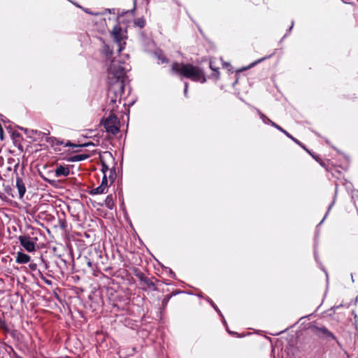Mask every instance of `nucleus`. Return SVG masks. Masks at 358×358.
Masks as SVG:
<instances>
[{
  "label": "nucleus",
  "instance_id": "obj_24",
  "mask_svg": "<svg viewBox=\"0 0 358 358\" xmlns=\"http://www.w3.org/2000/svg\"><path fill=\"white\" fill-rule=\"evenodd\" d=\"M134 24L140 28H143L145 25V20L143 17H138L134 20Z\"/></svg>",
  "mask_w": 358,
  "mask_h": 358
},
{
  "label": "nucleus",
  "instance_id": "obj_52",
  "mask_svg": "<svg viewBox=\"0 0 358 358\" xmlns=\"http://www.w3.org/2000/svg\"><path fill=\"white\" fill-rule=\"evenodd\" d=\"M173 291H176V292H178V291H180V289H173Z\"/></svg>",
  "mask_w": 358,
  "mask_h": 358
},
{
  "label": "nucleus",
  "instance_id": "obj_32",
  "mask_svg": "<svg viewBox=\"0 0 358 358\" xmlns=\"http://www.w3.org/2000/svg\"><path fill=\"white\" fill-rule=\"evenodd\" d=\"M173 294H170L166 296L162 301V306L163 308H165L169 299L172 297Z\"/></svg>",
  "mask_w": 358,
  "mask_h": 358
},
{
  "label": "nucleus",
  "instance_id": "obj_41",
  "mask_svg": "<svg viewBox=\"0 0 358 358\" xmlns=\"http://www.w3.org/2000/svg\"><path fill=\"white\" fill-rule=\"evenodd\" d=\"M71 1L73 5H75L76 6H77V7H78V8H81V9L83 10V7H82V6H80V5H78V3H75V2H73V1Z\"/></svg>",
  "mask_w": 358,
  "mask_h": 358
},
{
  "label": "nucleus",
  "instance_id": "obj_44",
  "mask_svg": "<svg viewBox=\"0 0 358 358\" xmlns=\"http://www.w3.org/2000/svg\"><path fill=\"white\" fill-rule=\"evenodd\" d=\"M188 87H189V85H188V83H185V90H188Z\"/></svg>",
  "mask_w": 358,
  "mask_h": 358
},
{
  "label": "nucleus",
  "instance_id": "obj_47",
  "mask_svg": "<svg viewBox=\"0 0 358 358\" xmlns=\"http://www.w3.org/2000/svg\"><path fill=\"white\" fill-rule=\"evenodd\" d=\"M357 298H358V296H356V297H355V300H354V303H355V304H356V303H357Z\"/></svg>",
  "mask_w": 358,
  "mask_h": 358
},
{
  "label": "nucleus",
  "instance_id": "obj_42",
  "mask_svg": "<svg viewBox=\"0 0 358 358\" xmlns=\"http://www.w3.org/2000/svg\"><path fill=\"white\" fill-rule=\"evenodd\" d=\"M187 93H188V90L184 89V95L185 97H187Z\"/></svg>",
  "mask_w": 358,
  "mask_h": 358
},
{
  "label": "nucleus",
  "instance_id": "obj_10",
  "mask_svg": "<svg viewBox=\"0 0 358 358\" xmlns=\"http://www.w3.org/2000/svg\"><path fill=\"white\" fill-rule=\"evenodd\" d=\"M103 52L105 55L106 59V66L107 69L108 68L109 65L110 64V62L113 60H118L121 63H126L125 62H122L120 59L117 58H112L113 56V51L110 49V47L107 45H104Z\"/></svg>",
  "mask_w": 358,
  "mask_h": 358
},
{
  "label": "nucleus",
  "instance_id": "obj_5",
  "mask_svg": "<svg viewBox=\"0 0 358 358\" xmlns=\"http://www.w3.org/2000/svg\"><path fill=\"white\" fill-rule=\"evenodd\" d=\"M315 335L317 336L318 337L323 338L326 340L327 341H336L337 343L338 341H337L336 337L335 335L330 331L327 328L322 327H318L315 325Z\"/></svg>",
  "mask_w": 358,
  "mask_h": 358
},
{
  "label": "nucleus",
  "instance_id": "obj_38",
  "mask_svg": "<svg viewBox=\"0 0 358 358\" xmlns=\"http://www.w3.org/2000/svg\"><path fill=\"white\" fill-rule=\"evenodd\" d=\"M166 269L168 270V271L170 273L171 276H172L173 278H175L176 275H175V273L173 272V271L171 268H166Z\"/></svg>",
  "mask_w": 358,
  "mask_h": 358
},
{
  "label": "nucleus",
  "instance_id": "obj_48",
  "mask_svg": "<svg viewBox=\"0 0 358 358\" xmlns=\"http://www.w3.org/2000/svg\"><path fill=\"white\" fill-rule=\"evenodd\" d=\"M355 313H356V312H355V310H353L352 311V315H353V317H355Z\"/></svg>",
  "mask_w": 358,
  "mask_h": 358
},
{
  "label": "nucleus",
  "instance_id": "obj_26",
  "mask_svg": "<svg viewBox=\"0 0 358 358\" xmlns=\"http://www.w3.org/2000/svg\"><path fill=\"white\" fill-rule=\"evenodd\" d=\"M272 55H273V54L269 55H268V56L264 57H262V58H261V59H259L256 60L255 62H254L253 63H252V64L249 66V68H250V67L255 66L256 64H257L260 63L261 62L264 61L265 59H268V58L271 57H272Z\"/></svg>",
  "mask_w": 358,
  "mask_h": 358
},
{
  "label": "nucleus",
  "instance_id": "obj_20",
  "mask_svg": "<svg viewBox=\"0 0 358 358\" xmlns=\"http://www.w3.org/2000/svg\"><path fill=\"white\" fill-rule=\"evenodd\" d=\"M278 130L282 132L284 134H285L289 138L292 139L295 143H296L299 145H301V142L299 141L298 139L292 136L289 133H288L286 130H285L283 128H282L280 126L278 127Z\"/></svg>",
  "mask_w": 358,
  "mask_h": 358
},
{
  "label": "nucleus",
  "instance_id": "obj_1",
  "mask_svg": "<svg viewBox=\"0 0 358 358\" xmlns=\"http://www.w3.org/2000/svg\"><path fill=\"white\" fill-rule=\"evenodd\" d=\"M131 69L127 63L113 60L108 68L107 110L115 113L121 103L122 94L125 86L126 73Z\"/></svg>",
  "mask_w": 358,
  "mask_h": 358
},
{
  "label": "nucleus",
  "instance_id": "obj_36",
  "mask_svg": "<svg viewBox=\"0 0 358 358\" xmlns=\"http://www.w3.org/2000/svg\"><path fill=\"white\" fill-rule=\"evenodd\" d=\"M29 268H30V270H31V271H36V268H37V265H36V264L31 262V263H30V264H29Z\"/></svg>",
  "mask_w": 358,
  "mask_h": 358
},
{
  "label": "nucleus",
  "instance_id": "obj_25",
  "mask_svg": "<svg viewBox=\"0 0 358 358\" xmlns=\"http://www.w3.org/2000/svg\"><path fill=\"white\" fill-rule=\"evenodd\" d=\"M209 66L210 69L213 71V76H215L216 79H218L220 76V72L218 70L219 69L213 66V62L212 61L210 62Z\"/></svg>",
  "mask_w": 358,
  "mask_h": 358
},
{
  "label": "nucleus",
  "instance_id": "obj_7",
  "mask_svg": "<svg viewBox=\"0 0 358 358\" xmlns=\"http://www.w3.org/2000/svg\"><path fill=\"white\" fill-rule=\"evenodd\" d=\"M312 314L305 317H301L299 322H300L301 331H313V321L311 320Z\"/></svg>",
  "mask_w": 358,
  "mask_h": 358
},
{
  "label": "nucleus",
  "instance_id": "obj_21",
  "mask_svg": "<svg viewBox=\"0 0 358 358\" xmlns=\"http://www.w3.org/2000/svg\"><path fill=\"white\" fill-rule=\"evenodd\" d=\"M315 161L318 162L321 166L324 167L327 171H329V160L324 161L320 159V157L318 155H315Z\"/></svg>",
  "mask_w": 358,
  "mask_h": 358
},
{
  "label": "nucleus",
  "instance_id": "obj_34",
  "mask_svg": "<svg viewBox=\"0 0 358 358\" xmlns=\"http://www.w3.org/2000/svg\"><path fill=\"white\" fill-rule=\"evenodd\" d=\"M353 301V300H352L350 303H341V304H339L338 306H335L334 308H338L340 307H345V308H349L350 306L351 305L352 302Z\"/></svg>",
  "mask_w": 358,
  "mask_h": 358
},
{
  "label": "nucleus",
  "instance_id": "obj_18",
  "mask_svg": "<svg viewBox=\"0 0 358 358\" xmlns=\"http://www.w3.org/2000/svg\"><path fill=\"white\" fill-rule=\"evenodd\" d=\"M91 145L94 146V144L92 142H89V143H85L83 144L76 145V144L71 143L70 141H67L65 144V147H72V148H78V147L79 148H85V147H89Z\"/></svg>",
  "mask_w": 358,
  "mask_h": 358
},
{
  "label": "nucleus",
  "instance_id": "obj_51",
  "mask_svg": "<svg viewBox=\"0 0 358 358\" xmlns=\"http://www.w3.org/2000/svg\"><path fill=\"white\" fill-rule=\"evenodd\" d=\"M20 129L24 130V131H27V129H24V128H22V127H20Z\"/></svg>",
  "mask_w": 358,
  "mask_h": 358
},
{
  "label": "nucleus",
  "instance_id": "obj_39",
  "mask_svg": "<svg viewBox=\"0 0 358 358\" xmlns=\"http://www.w3.org/2000/svg\"><path fill=\"white\" fill-rule=\"evenodd\" d=\"M318 264H319V266L321 268V269H322V270L324 271V273H325V275H326V277H327V278H328V274H327V271H325V270L322 268V266L321 263H319V262H318Z\"/></svg>",
  "mask_w": 358,
  "mask_h": 358
},
{
  "label": "nucleus",
  "instance_id": "obj_22",
  "mask_svg": "<svg viewBox=\"0 0 358 358\" xmlns=\"http://www.w3.org/2000/svg\"><path fill=\"white\" fill-rule=\"evenodd\" d=\"M336 191L335 192V194H334V199H333V201H331V203L329 204V207H328V209H327V213H325L324 217L322 218V220L320 221V222L317 224V227H318L319 226H320L322 224V223L324 221V220L327 218L329 211L331 210V208L334 206V203H335V201H336Z\"/></svg>",
  "mask_w": 358,
  "mask_h": 358
},
{
  "label": "nucleus",
  "instance_id": "obj_16",
  "mask_svg": "<svg viewBox=\"0 0 358 358\" xmlns=\"http://www.w3.org/2000/svg\"><path fill=\"white\" fill-rule=\"evenodd\" d=\"M90 157L88 154H78L73 155L68 159V162H80L88 159Z\"/></svg>",
  "mask_w": 358,
  "mask_h": 358
},
{
  "label": "nucleus",
  "instance_id": "obj_27",
  "mask_svg": "<svg viewBox=\"0 0 358 358\" xmlns=\"http://www.w3.org/2000/svg\"><path fill=\"white\" fill-rule=\"evenodd\" d=\"M294 20H292L290 27L288 28L285 34L282 36V38H281L280 42H282L285 38H286L288 36V35L291 33V31L294 27Z\"/></svg>",
  "mask_w": 358,
  "mask_h": 358
},
{
  "label": "nucleus",
  "instance_id": "obj_30",
  "mask_svg": "<svg viewBox=\"0 0 358 358\" xmlns=\"http://www.w3.org/2000/svg\"><path fill=\"white\" fill-rule=\"evenodd\" d=\"M101 171L103 173V175H106V172L109 171L108 166L106 164V163L103 161H101Z\"/></svg>",
  "mask_w": 358,
  "mask_h": 358
},
{
  "label": "nucleus",
  "instance_id": "obj_2",
  "mask_svg": "<svg viewBox=\"0 0 358 358\" xmlns=\"http://www.w3.org/2000/svg\"><path fill=\"white\" fill-rule=\"evenodd\" d=\"M173 72L189 78L195 82L204 83L206 81L205 75L202 69L191 64H180L174 62L171 65Z\"/></svg>",
  "mask_w": 358,
  "mask_h": 358
},
{
  "label": "nucleus",
  "instance_id": "obj_53",
  "mask_svg": "<svg viewBox=\"0 0 358 358\" xmlns=\"http://www.w3.org/2000/svg\"><path fill=\"white\" fill-rule=\"evenodd\" d=\"M333 148H334V150H337L338 152H339V151L336 149V148H334V147H333Z\"/></svg>",
  "mask_w": 358,
  "mask_h": 358
},
{
  "label": "nucleus",
  "instance_id": "obj_43",
  "mask_svg": "<svg viewBox=\"0 0 358 358\" xmlns=\"http://www.w3.org/2000/svg\"><path fill=\"white\" fill-rule=\"evenodd\" d=\"M87 265L89 267L92 268V263L90 262V261H88L87 262Z\"/></svg>",
  "mask_w": 358,
  "mask_h": 358
},
{
  "label": "nucleus",
  "instance_id": "obj_45",
  "mask_svg": "<svg viewBox=\"0 0 358 358\" xmlns=\"http://www.w3.org/2000/svg\"><path fill=\"white\" fill-rule=\"evenodd\" d=\"M303 149H304L306 150V149H307L304 145L303 144L301 143V145H300Z\"/></svg>",
  "mask_w": 358,
  "mask_h": 358
},
{
  "label": "nucleus",
  "instance_id": "obj_13",
  "mask_svg": "<svg viewBox=\"0 0 358 358\" xmlns=\"http://www.w3.org/2000/svg\"><path fill=\"white\" fill-rule=\"evenodd\" d=\"M55 172L56 177L68 176L70 173L69 169L62 165L57 166Z\"/></svg>",
  "mask_w": 358,
  "mask_h": 358
},
{
  "label": "nucleus",
  "instance_id": "obj_6",
  "mask_svg": "<svg viewBox=\"0 0 358 358\" xmlns=\"http://www.w3.org/2000/svg\"><path fill=\"white\" fill-rule=\"evenodd\" d=\"M19 241L21 245L27 251V252H34L36 250V244L33 241V238L29 236H20L18 237Z\"/></svg>",
  "mask_w": 358,
  "mask_h": 358
},
{
  "label": "nucleus",
  "instance_id": "obj_12",
  "mask_svg": "<svg viewBox=\"0 0 358 358\" xmlns=\"http://www.w3.org/2000/svg\"><path fill=\"white\" fill-rule=\"evenodd\" d=\"M256 110H257V113L259 115L260 119L263 122V123H264L265 124H269L271 127L278 129L279 125H278L274 122L271 120L267 116H266L264 114H263L259 109L256 108Z\"/></svg>",
  "mask_w": 358,
  "mask_h": 358
},
{
  "label": "nucleus",
  "instance_id": "obj_50",
  "mask_svg": "<svg viewBox=\"0 0 358 358\" xmlns=\"http://www.w3.org/2000/svg\"><path fill=\"white\" fill-rule=\"evenodd\" d=\"M349 0H342V1L345 3H347Z\"/></svg>",
  "mask_w": 358,
  "mask_h": 358
},
{
  "label": "nucleus",
  "instance_id": "obj_19",
  "mask_svg": "<svg viewBox=\"0 0 358 358\" xmlns=\"http://www.w3.org/2000/svg\"><path fill=\"white\" fill-rule=\"evenodd\" d=\"M155 56L158 59L159 64H167L169 63V59L164 56L161 50L155 52Z\"/></svg>",
  "mask_w": 358,
  "mask_h": 358
},
{
  "label": "nucleus",
  "instance_id": "obj_31",
  "mask_svg": "<svg viewBox=\"0 0 358 358\" xmlns=\"http://www.w3.org/2000/svg\"><path fill=\"white\" fill-rule=\"evenodd\" d=\"M116 178V172L115 169L110 170L109 179L111 182L114 181Z\"/></svg>",
  "mask_w": 358,
  "mask_h": 358
},
{
  "label": "nucleus",
  "instance_id": "obj_49",
  "mask_svg": "<svg viewBox=\"0 0 358 358\" xmlns=\"http://www.w3.org/2000/svg\"><path fill=\"white\" fill-rule=\"evenodd\" d=\"M227 331H229V333L230 334H236L235 332H232V331H229V330H227Z\"/></svg>",
  "mask_w": 358,
  "mask_h": 358
},
{
  "label": "nucleus",
  "instance_id": "obj_54",
  "mask_svg": "<svg viewBox=\"0 0 358 358\" xmlns=\"http://www.w3.org/2000/svg\"><path fill=\"white\" fill-rule=\"evenodd\" d=\"M173 293H174V294H178L179 292H173Z\"/></svg>",
  "mask_w": 358,
  "mask_h": 358
},
{
  "label": "nucleus",
  "instance_id": "obj_35",
  "mask_svg": "<svg viewBox=\"0 0 358 358\" xmlns=\"http://www.w3.org/2000/svg\"><path fill=\"white\" fill-rule=\"evenodd\" d=\"M59 226L61 227V229H65L66 227V221L65 220H59Z\"/></svg>",
  "mask_w": 358,
  "mask_h": 358
},
{
  "label": "nucleus",
  "instance_id": "obj_8",
  "mask_svg": "<svg viewBox=\"0 0 358 358\" xmlns=\"http://www.w3.org/2000/svg\"><path fill=\"white\" fill-rule=\"evenodd\" d=\"M137 277L139 278V280L141 282L142 285H144L145 287H143V289H153V290H155L156 288L155 287L154 282L145 274L143 273H138Z\"/></svg>",
  "mask_w": 358,
  "mask_h": 358
},
{
  "label": "nucleus",
  "instance_id": "obj_3",
  "mask_svg": "<svg viewBox=\"0 0 358 358\" xmlns=\"http://www.w3.org/2000/svg\"><path fill=\"white\" fill-rule=\"evenodd\" d=\"M102 124L108 133L115 135L120 131V122L115 113H110Z\"/></svg>",
  "mask_w": 358,
  "mask_h": 358
},
{
  "label": "nucleus",
  "instance_id": "obj_17",
  "mask_svg": "<svg viewBox=\"0 0 358 358\" xmlns=\"http://www.w3.org/2000/svg\"><path fill=\"white\" fill-rule=\"evenodd\" d=\"M46 142L50 143L51 146H57V145H62L66 144V143L64 142L63 140H61L59 138H57L55 137L51 136V137H47L46 138Z\"/></svg>",
  "mask_w": 358,
  "mask_h": 358
},
{
  "label": "nucleus",
  "instance_id": "obj_15",
  "mask_svg": "<svg viewBox=\"0 0 358 358\" xmlns=\"http://www.w3.org/2000/svg\"><path fill=\"white\" fill-rule=\"evenodd\" d=\"M100 205L101 206L105 205L110 210L113 209V208L115 206V203H114V196H113V194L108 195L106 196V198L105 199V200L103 201V203H101Z\"/></svg>",
  "mask_w": 358,
  "mask_h": 358
},
{
  "label": "nucleus",
  "instance_id": "obj_55",
  "mask_svg": "<svg viewBox=\"0 0 358 358\" xmlns=\"http://www.w3.org/2000/svg\"><path fill=\"white\" fill-rule=\"evenodd\" d=\"M357 1H358V0H357Z\"/></svg>",
  "mask_w": 358,
  "mask_h": 358
},
{
  "label": "nucleus",
  "instance_id": "obj_23",
  "mask_svg": "<svg viewBox=\"0 0 358 358\" xmlns=\"http://www.w3.org/2000/svg\"><path fill=\"white\" fill-rule=\"evenodd\" d=\"M105 189H106L103 187V185H99L97 187L92 189L90 193L92 195L99 194L103 193Z\"/></svg>",
  "mask_w": 358,
  "mask_h": 358
},
{
  "label": "nucleus",
  "instance_id": "obj_11",
  "mask_svg": "<svg viewBox=\"0 0 358 358\" xmlns=\"http://www.w3.org/2000/svg\"><path fill=\"white\" fill-rule=\"evenodd\" d=\"M55 266H57L59 268V271L60 273H63V270L65 267H66V262L62 259V258H58L57 260L52 262L50 264H49L48 266L46 264V268H49V267H55Z\"/></svg>",
  "mask_w": 358,
  "mask_h": 358
},
{
  "label": "nucleus",
  "instance_id": "obj_33",
  "mask_svg": "<svg viewBox=\"0 0 358 358\" xmlns=\"http://www.w3.org/2000/svg\"><path fill=\"white\" fill-rule=\"evenodd\" d=\"M100 185H103V187L105 189L107 188V187H108V180H107L106 175H103V178H102V181H101V183Z\"/></svg>",
  "mask_w": 358,
  "mask_h": 358
},
{
  "label": "nucleus",
  "instance_id": "obj_29",
  "mask_svg": "<svg viewBox=\"0 0 358 358\" xmlns=\"http://www.w3.org/2000/svg\"><path fill=\"white\" fill-rule=\"evenodd\" d=\"M210 303V304L212 305V306L215 308V310L218 313V314L220 315V317H222L223 319V323L226 325L227 324V322H226V320H224L222 313L220 312V310H219V308L214 304V303L211 301V300H208Z\"/></svg>",
  "mask_w": 358,
  "mask_h": 358
},
{
  "label": "nucleus",
  "instance_id": "obj_14",
  "mask_svg": "<svg viewBox=\"0 0 358 358\" xmlns=\"http://www.w3.org/2000/svg\"><path fill=\"white\" fill-rule=\"evenodd\" d=\"M30 261V257L22 252H18L17 253L16 257V262L18 264H26L28 263Z\"/></svg>",
  "mask_w": 358,
  "mask_h": 358
},
{
  "label": "nucleus",
  "instance_id": "obj_40",
  "mask_svg": "<svg viewBox=\"0 0 358 358\" xmlns=\"http://www.w3.org/2000/svg\"><path fill=\"white\" fill-rule=\"evenodd\" d=\"M306 151L312 157H313V152H312L311 150H308V149H306Z\"/></svg>",
  "mask_w": 358,
  "mask_h": 358
},
{
  "label": "nucleus",
  "instance_id": "obj_28",
  "mask_svg": "<svg viewBox=\"0 0 358 358\" xmlns=\"http://www.w3.org/2000/svg\"><path fill=\"white\" fill-rule=\"evenodd\" d=\"M106 13H111L113 15H119V10L116 8H106L104 11L103 12V14Z\"/></svg>",
  "mask_w": 358,
  "mask_h": 358
},
{
  "label": "nucleus",
  "instance_id": "obj_4",
  "mask_svg": "<svg viewBox=\"0 0 358 358\" xmlns=\"http://www.w3.org/2000/svg\"><path fill=\"white\" fill-rule=\"evenodd\" d=\"M111 34L117 45V50L120 52L124 49L126 45L122 29L118 24H116L113 27Z\"/></svg>",
  "mask_w": 358,
  "mask_h": 358
},
{
  "label": "nucleus",
  "instance_id": "obj_37",
  "mask_svg": "<svg viewBox=\"0 0 358 358\" xmlns=\"http://www.w3.org/2000/svg\"><path fill=\"white\" fill-rule=\"evenodd\" d=\"M83 10L84 12H85L86 13L90 14V15H98V13H92V11H90L89 8H83Z\"/></svg>",
  "mask_w": 358,
  "mask_h": 358
},
{
  "label": "nucleus",
  "instance_id": "obj_9",
  "mask_svg": "<svg viewBox=\"0 0 358 358\" xmlns=\"http://www.w3.org/2000/svg\"><path fill=\"white\" fill-rule=\"evenodd\" d=\"M16 187L18 190L19 198L22 199L26 192V187L22 178L17 173H16Z\"/></svg>",
  "mask_w": 358,
  "mask_h": 358
},
{
  "label": "nucleus",
  "instance_id": "obj_46",
  "mask_svg": "<svg viewBox=\"0 0 358 358\" xmlns=\"http://www.w3.org/2000/svg\"><path fill=\"white\" fill-rule=\"evenodd\" d=\"M303 149H304L306 150V149H307L304 145L303 144L301 143V145H300Z\"/></svg>",
  "mask_w": 358,
  "mask_h": 358
}]
</instances>
